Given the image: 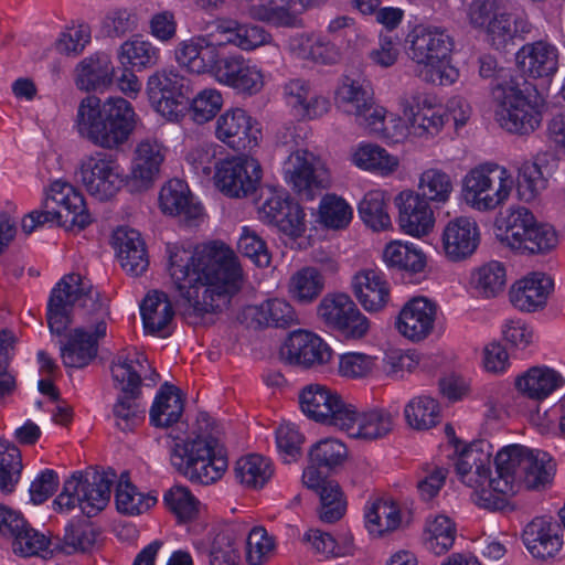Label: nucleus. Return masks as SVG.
<instances>
[{
	"label": "nucleus",
	"instance_id": "nucleus-1",
	"mask_svg": "<svg viewBox=\"0 0 565 565\" xmlns=\"http://www.w3.org/2000/svg\"><path fill=\"white\" fill-rule=\"evenodd\" d=\"M169 277L198 316L216 311L238 291L242 269L234 252L223 243L167 246Z\"/></svg>",
	"mask_w": 565,
	"mask_h": 565
},
{
	"label": "nucleus",
	"instance_id": "nucleus-2",
	"mask_svg": "<svg viewBox=\"0 0 565 565\" xmlns=\"http://www.w3.org/2000/svg\"><path fill=\"white\" fill-rule=\"evenodd\" d=\"M74 308L79 309L93 332L88 333L83 327L72 330L67 342L61 348V356L66 367L81 369L96 358L98 341L106 337L110 318L109 298L82 275L72 273L55 285L49 298L46 320L52 333H64L73 322Z\"/></svg>",
	"mask_w": 565,
	"mask_h": 565
},
{
	"label": "nucleus",
	"instance_id": "nucleus-3",
	"mask_svg": "<svg viewBox=\"0 0 565 565\" xmlns=\"http://www.w3.org/2000/svg\"><path fill=\"white\" fill-rule=\"evenodd\" d=\"M497 478L489 481V489L477 492V504L497 511L503 510L508 499L522 487L537 490L551 483L555 462L545 451H533L522 445L503 447L494 459Z\"/></svg>",
	"mask_w": 565,
	"mask_h": 565
},
{
	"label": "nucleus",
	"instance_id": "nucleus-4",
	"mask_svg": "<svg viewBox=\"0 0 565 565\" xmlns=\"http://www.w3.org/2000/svg\"><path fill=\"white\" fill-rule=\"evenodd\" d=\"M135 111L122 97H110L100 107L99 98H84L77 110V129L94 145L114 149L126 142L134 129Z\"/></svg>",
	"mask_w": 565,
	"mask_h": 565
},
{
	"label": "nucleus",
	"instance_id": "nucleus-5",
	"mask_svg": "<svg viewBox=\"0 0 565 565\" xmlns=\"http://www.w3.org/2000/svg\"><path fill=\"white\" fill-rule=\"evenodd\" d=\"M494 116L499 126L509 134L530 136L542 124L544 99L525 79L522 84L511 79L494 90Z\"/></svg>",
	"mask_w": 565,
	"mask_h": 565
},
{
	"label": "nucleus",
	"instance_id": "nucleus-6",
	"mask_svg": "<svg viewBox=\"0 0 565 565\" xmlns=\"http://www.w3.org/2000/svg\"><path fill=\"white\" fill-rule=\"evenodd\" d=\"M171 465L192 482L211 484L217 481L227 468V458L218 440L214 437L198 436L194 439H180L171 434Z\"/></svg>",
	"mask_w": 565,
	"mask_h": 565
},
{
	"label": "nucleus",
	"instance_id": "nucleus-7",
	"mask_svg": "<svg viewBox=\"0 0 565 565\" xmlns=\"http://www.w3.org/2000/svg\"><path fill=\"white\" fill-rule=\"evenodd\" d=\"M115 479L113 470L75 472L54 500L55 510L71 511L78 507L88 518L96 515L109 502Z\"/></svg>",
	"mask_w": 565,
	"mask_h": 565
},
{
	"label": "nucleus",
	"instance_id": "nucleus-8",
	"mask_svg": "<svg viewBox=\"0 0 565 565\" xmlns=\"http://www.w3.org/2000/svg\"><path fill=\"white\" fill-rule=\"evenodd\" d=\"M513 186L514 179L504 167L486 162L463 177L462 198L473 210L493 211L508 201Z\"/></svg>",
	"mask_w": 565,
	"mask_h": 565
},
{
	"label": "nucleus",
	"instance_id": "nucleus-9",
	"mask_svg": "<svg viewBox=\"0 0 565 565\" xmlns=\"http://www.w3.org/2000/svg\"><path fill=\"white\" fill-rule=\"evenodd\" d=\"M146 361L139 353H135L134 356L121 353L111 364L114 382L124 394L118 397L113 408L115 425L122 431L134 430L143 418L145 411L137 398L141 385L140 369Z\"/></svg>",
	"mask_w": 565,
	"mask_h": 565
},
{
	"label": "nucleus",
	"instance_id": "nucleus-10",
	"mask_svg": "<svg viewBox=\"0 0 565 565\" xmlns=\"http://www.w3.org/2000/svg\"><path fill=\"white\" fill-rule=\"evenodd\" d=\"M33 217L39 225L57 222L61 226L78 231L92 223V216L86 209L82 193L73 185L62 181L51 184L42 211H33Z\"/></svg>",
	"mask_w": 565,
	"mask_h": 565
},
{
	"label": "nucleus",
	"instance_id": "nucleus-11",
	"mask_svg": "<svg viewBox=\"0 0 565 565\" xmlns=\"http://www.w3.org/2000/svg\"><path fill=\"white\" fill-rule=\"evenodd\" d=\"M146 93L153 109L168 120H178L191 93V82L174 67L158 70L147 81Z\"/></svg>",
	"mask_w": 565,
	"mask_h": 565
},
{
	"label": "nucleus",
	"instance_id": "nucleus-12",
	"mask_svg": "<svg viewBox=\"0 0 565 565\" xmlns=\"http://www.w3.org/2000/svg\"><path fill=\"white\" fill-rule=\"evenodd\" d=\"M259 220L275 225L290 237H299L306 230L305 213L282 190L270 185L259 188L256 202Z\"/></svg>",
	"mask_w": 565,
	"mask_h": 565
},
{
	"label": "nucleus",
	"instance_id": "nucleus-13",
	"mask_svg": "<svg viewBox=\"0 0 565 565\" xmlns=\"http://www.w3.org/2000/svg\"><path fill=\"white\" fill-rule=\"evenodd\" d=\"M505 241L512 249L536 254L555 247L557 236L552 227L536 223L526 207H518L507 218Z\"/></svg>",
	"mask_w": 565,
	"mask_h": 565
},
{
	"label": "nucleus",
	"instance_id": "nucleus-14",
	"mask_svg": "<svg viewBox=\"0 0 565 565\" xmlns=\"http://www.w3.org/2000/svg\"><path fill=\"white\" fill-rule=\"evenodd\" d=\"M79 175L86 191L98 199H111L124 185L125 173L118 161L108 153L96 152L81 162Z\"/></svg>",
	"mask_w": 565,
	"mask_h": 565
},
{
	"label": "nucleus",
	"instance_id": "nucleus-15",
	"mask_svg": "<svg viewBox=\"0 0 565 565\" xmlns=\"http://www.w3.org/2000/svg\"><path fill=\"white\" fill-rule=\"evenodd\" d=\"M285 180L301 200H313L329 184L328 171L308 150H297L284 162Z\"/></svg>",
	"mask_w": 565,
	"mask_h": 565
},
{
	"label": "nucleus",
	"instance_id": "nucleus-16",
	"mask_svg": "<svg viewBox=\"0 0 565 565\" xmlns=\"http://www.w3.org/2000/svg\"><path fill=\"white\" fill-rule=\"evenodd\" d=\"M223 39L216 30L193 35L178 43L174 50L175 61L180 66L195 74H210L215 76V70L223 57L220 49L223 47Z\"/></svg>",
	"mask_w": 565,
	"mask_h": 565
},
{
	"label": "nucleus",
	"instance_id": "nucleus-17",
	"mask_svg": "<svg viewBox=\"0 0 565 565\" xmlns=\"http://www.w3.org/2000/svg\"><path fill=\"white\" fill-rule=\"evenodd\" d=\"M399 107L414 136H436L445 125L446 110L434 97L420 90L404 93L399 97Z\"/></svg>",
	"mask_w": 565,
	"mask_h": 565
},
{
	"label": "nucleus",
	"instance_id": "nucleus-18",
	"mask_svg": "<svg viewBox=\"0 0 565 565\" xmlns=\"http://www.w3.org/2000/svg\"><path fill=\"white\" fill-rule=\"evenodd\" d=\"M262 178L259 163L252 158L235 157L220 162L214 175L218 190L228 198L253 194Z\"/></svg>",
	"mask_w": 565,
	"mask_h": 565
},
{
	"label": "nucleus",
	"instance_id": "nucleus-19",
	"mask_svg": "<svg viewBox=\"0 0 565 565\" xmlns=\"http://www.w3.org/2000/svg\"><path fill=\"white\" fill-rule=\"evenodd\" d=\"M408 55L418 65H435L447 61L454 49V39L441 26L418 24L408 33Z\"/></svg>",
	"mask_w": 565,
	"mask_h": 565
},
{
	"label": "nucleus",
	"instance_id": "nucleus-20",
	"mask_svg": "<svg viewBox=\"0 0 565 565\" xmlns=\"http://www.w3.org/2000/svg\"><path fill=\"white\" fill-rule=\"evenodd\" d=\"M215 137L236 151L252 150L262 138L259 124L243 108L221 114L214 125Z\"/></svg>",
	"mask_w": 565,
	"mask_h": 565
},
{
	"label": "nucleus",
	"instance_id": "nucleus-21",
	"mask_svg": "<svg viewBox=\"0 0 565 565\" xmlns=\"http://www.w3.org/2000/svg\"><path fill=\"white\" fill-rule=\"evenodd\" d=\"M299 404L302 413L309 418L338 429V422L344 418L343 415L350 406L335 391L320 384L303 387L299 394Z\"/></svg>",
	"mask_w": 565,
	"mask_h": 565
},
{
	"label": "nucleus",
	"instance_id": "nucleus-22",
	"mask_svg": "<svg viewBox=\"0 0 565 565\" xmlns=\"http://www.w3.org/2000/svg\"><path fill=\"white\" fill-rule=\"evenodd\" d=\"M214 78L234 89L238 95L255 96L265 85L263 71L241 54H232L221 60Z\"/></svg>",
	"mask_w": 565,
	"mask_h": 565
},
{
	"label": "nucleus",
	"instance_id": "nucleus-23",
	"mask_svg": "<svg viewBox=\"0 0 565 565\" xmlns=\"http://www.w3.org/2000/svg\"><path fill=\"white\" fill-rule=\"evenodd\" d=\"M281 359L294 365L311 367L327 364L332 350L317 334L298 330L289 334L280 349Z\"/></svg>",
	"mask_w": 565,
	"mask_h": 565
},
{
	"label": "nucleus",
	"instance_id": "nucleus-24",
	"mask_svg": "<svg viewBox=\"0 0 565 565\" xmlns=\"http://www.w3.org/2000/svg\"><path fill=\"white\" fill-rule=\"evenodd\" d=\"M516 66L526 77L550 82L558 71V49L547 41L524 44L515 54Z\"/></svg>",
	"mask_w": 565,
	"mask_h": 565
},
{
	"label": "nucleus",
	"instance_id": "nucleus-25",
	"mask_svg": "<svg viewBox=\"0 0 565 565\" xmlns=\"http://www.w3.org/2000/svg\"><path fill=\"white\" fill-rule=\"evenodd\" d=\"M344 418L338 422L340 430L352 438L374 440L388 435L394 427V419L390 412L381 408L359 413L350 404Z\"/></svg>",
	"mask_w": 565,
	"mask_h": 565
},
{
	"label": "nucleus",
	"instance_id": "nucleus-26",
	"mask_svg": "<svg viewBox=\"0 0 565 565\" xmlns=\"http://www.w3.org/2000/svg\"><path fill=\"white\" fill-rule=\"evenodd\" d=\"M522 541L532 557L541 561L552 559L563 547V529L557 522L535 518L524 527Z\"/></svg>",
	"mask_w": 565,
	"mask_h": 565
},
{
	"label": "nucleus",
	"instance_id": "nucleus-27",
	"mask_svg": "<svg viewBox=\"0 0 565 565\" xmlns=\"http://www.w3.org/2000/svg\"><path fill=\"white\" fill-rule=\"evenodd\" d=\"M398 224L406 234L420 237L428 234L435 223L429 201L414 191H402L395 199Z\"/></svg>",
	"mask_w": 565,
	"mask_h": 565
},
{
	"label": "nucleus",
	"instance_id": "nucleus-28",
	"mask_svg": "<svg viewBox=\"0 0 565 565\" xmlns=\"http://www.w3.org/2000/svg\"><path fill=\"white\" fill-rule=\"evenodd\" d=\"M441 241L448 259L463 260L477 250L480 243V230L475 220L459 216L447 223Z\"/></svg>",
	"mask_w": 565,
	"mask_h": 565
},
{
	"label": "nucleus",
	"instance_id": "nucleus-29",
	"mask_svg": "<svg viewBox=\"0 0 565 565\" xmlns=\"http://www.w3.org/2000/svg\"><path fill=\"white\" fill-rule=\"evenodd\" d=\"M437 315L436 305L425 297H415L402 308L396 328L412 341H422L433 331Z\"/></svg>",
	"mask_w": 565,
	"mask_h": 565
},
{
	"label": "nucleus",
	"instance_id": "nucleus-30",
	"mask_svg": "<svg viewBox=\"0 0 565 565\" xmlns=\"http://www.w3.org/2000/svg\"><path fill=\"white\" fill-rule=\"evenodd\" d=\"M282 95L295 116L301 119L319 118L330 109L329 99L317 94L309 82L301 78L290 79L285 83Z\"/></svg>",
	"mask_w": 565,
	"mask_h": 565
},
{
	"label": "nucleus",
	"instance_id": "nucleus-31",
	"mask_svg": "<svg viewBox=\"0 0 565 565\" xmlns=\"http://www.w3.org/2000/svg\"><path fill=\"white\" fill-rule=\"evenodd\" d=\"M113 245L120 266L127 274L138 277L147 270L149 257L138 231L126 226L118 227L113 235Z\"/></svg>",
	"mask_w": 565,
	"mask_h": 565
},
{
	"label": "nucleus",
	"instance_id": "nucleus-32",
	"mask_svg": "<svg viewBox=\"0 0 565 565\" xmlns=\"http://www.w3.org/2000/svg\"><path fill=\"white\" fill-rule=\"evenodd\" d=\"M482 443L471 444L463 448L455 462L459 479L467 487L480 492L489 489L490 481V454L482 449ZM477 502V493H475Z\"/></svg>",
	"mask_w": 565,
	"mask_h": 565
},
{
	"label": "nucleus",
	"instance_id": "nucleus-33",
	"mask_svg": "<svg viewBox=\"0 0 565 565\" xmlns=\"http://www.w3.org/2000/svg\"><path fill=\"white\" fill-rule=\"evenodd\" d=\"M164 158V147L157 140L145 139L137 145L131 167V183L136 190H147L152 185Z\"/></svg>",
	"mask_w": 565,
	"mask_h": 565
},
{
	"label": "nucleus",
	"instance_id": "nucleus-34",
	"mask_svg": "<svg viewBox=\"0 0 565 565\" xmlns=\"http://www.w3.org/2000/svg\"><path fill=\"white\" fill-rule=\"evenodd\" d=\"M553 287V280L547 275L532 273L511 287L510 301L521 311L533 312L546 305Z\"/></svg>",
	"mask_w": 565,
	"mask_h": 565
},
{
	"label": "nucleus",
	"instance_id": "nucleus-35",
	"mask_svg": "<svg viewBox=\"0 0 565 565\" xmlns=\"http://www.w3.org/2000/svg\"><path fill=\"white\" fill-rule=\"evenodd\" d=\"M352 289L362 307L370 312L382 310L391 298L390 282L383 273L375 269H365L355 274Z\"/></svg>",
	"mask_w": 565,
	"mask_h": 565
},
{
	"label": "nucleus",
	"instance_id": "nucleus-36",
	"mask_svg": "<svg viewBox=\"0 0 565 565\" xmlns=\"http://www.w3.org/2000/svg\"><path fill=\"white\" fill-rule=\"evenodd\" d=\"M159 202L164 214L183 217L186 222H195L203 215L202 205L195 201L188 184L179 179L162 186Z\"/></svg>",
	"mask_w": 565,
	"mask_h": 565
},
{
	"label": "nucleus",
	"instance_id": "nucleus-37",
	"mask_svg": "<svg viewBox=\"0 0 565 565\" xmlns=\"http://www.w3.org/2000/svg\"><path fill=\"white\" fill-rule=\"evenodd\" d=\"M140 313L147 334L167 338L172 333L174 310L164 292H149L140 305Z\"/></svg>",
	"mask_w": 565,
	"mask_h": 565
},
{
	"label": "nucleus",
	"instance_id": "nucleus-38",
	"mask_svg": "<svg viewBox=\"0 0 565 565\" xmlns=\"http://www.w3.org/2000/svg\"><path fill=\"white\" fill-rule=\"evenodd\" d=\"M289 51L298 58L323 65L339 62V47L316 33H298L288 41Z\"/></svg>",
	"mask_w": 565,
	"mask_h": 565
},
{
	"label": "nucleus",
	"instance_id": "nucleus-39",
	"mask_svg": "<svg viewBox=\"0 0 565 565\" xmlns=\"http://www.w3.org/2000/svg\"><path fill=\"white\" fill-rule=\"evenodd\" d=\"M214 25L224 46L234 45L243 51H253L271 41V35L258 25L239 24L233 20H217Z\"/></svg>",
	"mask_w": 565,
	"mask_h": 565
},
{
	"label": "nucleus",
	"instance_id": "nucleus-40",
	"mask_svg": "<svg viewBox=\"0 0 565 565\" xmlns=\"http://www.w3.org/2000/svg\"><path fill=\"white\" fill-rule=\"evenodd\" d=\"M563 376L548 366H532L515 380V386L524 396L542 401L564 385Z\"/></svg>",
	"mask_w": 565,
	"mask_h": 565
},
{
	"label": "nucleus",
	"instance_id": "nucleus-41",
	"mask_svg": "<svg viewBox=\"0 0 565 565\" xmlns=\"http://www.w3.org/2000/svg\"><path fill=\"white\" fill-rule=\"evenodd\" d=\"M297 6V0H247L244 10L253 20L276 26H295Z\"/></svg>",
	"mask_w": 565,
	"mask_h": 565
},
{
	"label": "nucleus",
	"instance_id": "nucleus-42",
	"mask_svg": "<svg viewBox=\"0 0 565 565\" xmlns=\"http://www.w3.org/2000/svg\"><path fill=\"white\" fill-rule=\"evenodd\" d=\"M115 68L110 56L106 53H96L83 60L77 66L76 84L83 90H97L106 88L113 81Z\"/></svg>",
	"mask_w": 565,
	"mask_h": 565
},
{
	"label": "nucleus",
	"instance_id": "nucleus-43",
	"mask_svg": "<svg viewBox=\"0 0 565 565\" xmlns=\"http://www.w3.org/2000/svg\"><path fill=\"white\" fill-rule=\"evenodd\" d=\"M246 313L258 327L289 328L299 324L294 307L280 298L268 299L259 306L248 307Z\"/></svg>",
	"mask_w": 565,
	"mask_h": 565
},
{
	"label": "nucleus",
	"instance_id": "nucleus-44",
	"mask_svg": "<svg viewBox=\"0 0 565 565\" xmlns=\"http://www.w3.org/2000/svg\"><path fill=\"white\" fill-rule=\"evenodd\" d=\"M184 404L180 390L164 383L150 409V422L157 427L172 426L181 419Z\"/></svg>",
	"mask_w": 565,
	"mask_h": 565
},
{
	"label": "nucleus",
	"instance_id": "nucleus-45",
	"mask_svg": "<svg viewBox=\"0 0 565 565\" xmlns=\"http://www.w3.org/2000/svg\"><path fill=\"white\" fill-rule=\"evenodd\" d=\"M12 551L22 557H46L54 554V537L34 529L26 520L12 536Z\"/></svg>",
	"mask_w": 565,
	"mask_h": 565
},
{
	"label": "nucleus",
	"instance_id": "nucleus-46",
	"mask_svg": "<svg viewBox=\"0 0 565 565\" xmlns=\"http://www.w3.org/2000/svg\"><path fill=\"white\" fill-rule=\"evenodd\" d=\"M365 526L373 535L396 530L402 522L398 505L387 499H375L365 505Z\"/></svg>",
	"mask_w": 565,
	"mask_h": 565
},
{
	"label": "nucleus",
	"instance_id": "nucleus-47",
	"mask_svg": "<svg viewBox=\"0 0 565 565\" xmlns=\"http://www.w3.org/2000/svg\"><path fill=\"white\" fill-rule=\"evenodd\" d=\"M115 501L117 510L127 515H139L157 503V497L143 493L131 483L128 472H122L118 480Z\"/></svg>",
	"mask_w": 565,
	"mask_h": 565
},
{
	"label": "nucleus",
	"instance_id": "nucleus-48",
	"mask_svg": "<svg viewBox=\"0 0 565 565\" xmlns=\"http://www.w3.org/2000/svg\"><path fill=\"white\" fill-rule=\"evenodd\" d=\"M372 100L373 93L370 86L350 77H345L335 93L338 108L354 117L367 111Z\"/></svg>",
	"mask_w": 565,
	"mask_h": 565
},
{
	"label": "nucleus",
	"instance_id": "nucleus-49",
	"mask_svg": "<svg viewBox=\"0 0 565 565\" xmlns=\"http://www.w3.org/2000/svg\"><path fill=\"white\" fill-rule=\"evenodd\" d=\"M507 285V270L502 263L492 260L471 273L470 286L482 298H495Z\"/></svg>",
	"mask_w": 565,
	"mask_h": 565
},
{
	"label": "nucleus",
	"instance_id": "nucleus-50",
	"mask_svg": "<svg viewBox=\"0 0 565 565\" xmlns=\"http://www.w3.org/2000/svg\"><path fill=\"white\" fill-rule=\"evenodd\" d=\"M384 262L388 267L397 268L409 275L423 273L426 256L412 243L392 242L383 252Z\"/></svg>",
	"mask_w": 565,
	"mask_h": 565
},
{
	"label": "nucleus",
	"instance_id": "nucleus-51",
	"mask_svg": "<svg viewBox=\"0 0 565 565\" xmlns=\"http://www.w3.org/2000/svg\"><path fill=\"white\" fill-rule=\"evenodd\" d=\"M236 479L247 488H263L273 477L274 468L269 458L252 454L242 457L235 465Z\"/></svg>",
	"mask_w": 565,
	"mask_h": 565
},
{
	"label": "nucleus",
	"instance_id": "nucleus-52",
	"mask_svg": "<svg viewBox=\"0 0 565 565\" xmlns=\"http://www.w3.org/2000/svg\"><path fill=\"white\" fill-rule=\"evenodd\" d=\"M98 532L92 523L87 521L71 522L65 527L63 539L54 537L53 552L73 554L76 552H86L93 547Z\"/></svg>",
	"mask_w": 565,
	"mask_h": 565
},
{
	"label": "nucleus",
	"instance_id": "nucleus-53",
	"mask_svg": "<svg viewBox=\"0 0 565 565\" xmlns=\"http://www.w3.org/2000/svg\"><path fill=\"white\" fill-rule=\"evenodd\" d=\"M353 163L367 171L382 175L393 173L399 164L397 157L390 154L377 145H361L352 156Z\"/></svg>",
	"mask_w": 565,
	"mask_h": 565
},
{
	"label": "nucleus",
	"instance_id": "nucleus-54",
	"mask_svg": "<svg viewBox=\"0 0 565 565\" xmlns=\"http://www.w3.org/2000/svg\"><path fill=\"white\" fill-rule=\"evenodd\" d=\"M456 534L455 523L446 515H437L426 522L423 543L427 551L441 555L454 545Z\"/></svg>",
	"mask_w": 565,
	"mask_h": 565
},
{
	"label": "nucleus",
	"instance_id": "nucleus-55",
	"mask_svg": "<svg viewBox=\"0 0 565 565\" xmlns=\"http://www.w3.org/2000/svg\"><path fill=\"white\" fill-rule=\"evenodd\" d=\"M420 195L436 204H445L454 192V181L450 174L438 168L426 169L419 177Z\"/></svg>",
	"mask_w": 565,
	"mask_h": 565
},
{
	"label": "nucleus",
	"instance_id": "nucleus-56",
	"mask_svg": "<svg viewBox=\"0 0 565 565\" xmlns=\"http://www.w3.org/2000/svg\"><path fill=\"white\" fill-rule=\"evenodd\" d=\"M118 57L122 65L141 71L159 63L160 50L149 41L134 39L121 44Z\"/></svg>",
	"mask_w": 565,
	"mask_h": 565
},
{
	"label": "nucleus",
	"instance_id": "nucleus-57",
	"mask_svg": "<svg viewBox=\"0 0 565 565\" xmlns=\"http://www.w3.org/2000/svg\"><path fill=\"white\" fill-rule=\"evenodd\" d=\"M236 535L241 537L247 534L246 539V561L250 565L264 564L274 553L275 542L263 526L236 525Z\"/></svg>",
	"mask_w": 565,
	"mask_h": 565
},
{
	"label": "nucleus",
	"instance_id": "nucleus-58",
	"mask_svg": "<svg viewBox=\"0 0 565 565\" xmlns=\"http://www.w3.org/2000/svg\"><path fill=\"white\" fill-rule=\"evenodd\" d=\"M324 288V279L315 267H305L292 275L289 281L290 295L301 303L317 299Z\"/></svg>",
	"mask_w": 565,
	"mask_h": 565
},
{
	"label": "nucleus",
	"instance_id": "nucleus-59",
	"mask_svg": "<svg viewBox=\"0 0 565 565\" xmlns=\"http://www.w3.org/2000/svg\"><path fill=\"white\" fill-rule=\"evenodd\" d=\"M359 213L363 222L374 231L386 230L392 225L385 192L381 190H373L364 195L359 204Z\"/></svg>",
	"mask_w": 565,
	"mask_h": 565
},
{
	"label": "nucleus",
	"instance_id": "nucleus-60",
	"mask_svg": "<svg viewBox=\"0 0 565 565\" xmlns=\"http://www.w3.org/2000/svg\"><path fill=\"white\" fill-rule=\"evenodd\" d=\"M407 424L417 430H427L439 422V405L429 396H418L409 401L404 409Z\"/></svg>",
	"mask_w": 565,
	"mask_h": 565
},
{
	"label": "nucleus",
	"instance_id": "nucleus-61",
	"mask_svg": "<svg viewBox=\"0 0 565 565\" xmlns=\"http://www.w3.org/2000/svg\"><path fill=\"white\" fill-rule=\"evenodd\" d=\"M236 525H231L214 537L210 550L211 565H241Z\"/></svg>",
	"mask_w": 565,
	"mask_h": 565
},
{
	"label": "nucleus",
	"instance_id": "nucleus-62",
	"mask_svg": "<svg viewBox=\"0 0 565 565\" xmlns=\"http://www.w3.org/2000/svg\"><path fill=\"white\" fill-rule=\"evenodd\" d=\"M352 215V207L344 199L335 194H327L322 198L319 205V220L324 226L333 230L345 228Z\"/></svg>",
	"mask_w": 565,
	"mask_h": 565
},
{
	"label": "nucleus",
	"instance_id": "nucleus-63",
	"mask_svg": "<svg viewBox=\"0 0 565 565\" xmlns=\"http://www.w3.org/2000/svg\"><path fill=\"white\" fill-rule=\"evenodd\" d=\"M347 458V446L335 438L321 439L309 450L310 462L327 469H334L343 465Z\"/></svg>",
	"mask_w": 565,
	"mask_h": 565
},
{
	"label": "nucleus",
	"instance_id": "nucleus-64",
	"mask_svg": "<svg viewBox=\"0 0 565 565\" xmlns=\"http://www.w3.org/2000/svg\"><path fill=\"white\" fill-rule=\"evenodd\" d=\"M163 502L179 521L186 522L194 519L199 511V500L183 486H173L163 497Z\"/></svg>",
	"mask_w": 565,
	"mask_h": 565
}]
</instances>
